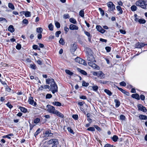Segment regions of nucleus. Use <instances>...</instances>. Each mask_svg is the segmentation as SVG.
Instances as JSON below:
<instances>
[{"label": "nucleus", "mask_w": 147, "mask_h": 147, "mask_svg": "<svg viewBox=\"0 0 147 147\" xmlns=\"http://www.w3.org/2000/svg\"><path fill=\"white\" fill-rule=\"evenodd\" d=\"M46 83L47 84H51L50 89L52 90L53 94H54L57 91L58 87L53 79L49 78L47 79L46 80Z\"/></svg>", "instance_id": "f257e3e1"}, {"label": "nucleus", "mask_w": 147, "mask_h": 147, "mask_svg": "<svg viewBox=\"0 0 147 147\" xmlns=\"http://www.w3.org/2000/svg\"><path fill=\"white\" fill-rule=\"evenodd\" d=\"M135 4L144 9H146L147 2L143 0H139L136 1Z\"/></svg>", "instance_id": "f03ea898"}, {"label": "nucleus", "mask_w": 147, "mask_h": 147, "mask_svg": "<svg viewBox=\"0 0 147 147\" xmlns=\"http://www.w3.org/2000/svg\"><path fill=\"white\" fill-rule=\"evenodd\" d=\"M87 60L88 61L92 62L95 61L94 58L92 55L91 51H90L89 52L87 53Z\"/></svg>", "instance_id": "7ed1b4c3"}, {"label": "nucleus", "mask_w": 147, "mask_h": 147, "mask_svg": "<svg viewBox=\"0 0 147 147\" xmlns=\"http://www.w3.org/2000/svg\"><path fill=\"white\" fill-rule=\"evenodd\" d=\"M77 49V44L75 43L71 44L70 47V52L74 54V53Z\"/></svg>", "instance_id": "20e7f679"}, {"label": "nucleus", "mask_w": 147, "mask_h": 147, "mask_svg": "<svg viewBox=\"0 0 147 147\" xmlns=\"http://www.w3.org/2000/svg\"><path fill=\"white\" fill-rule=\"evenodd\" d=\"M107 5L109 7V11H113L115 9V6L112 2L110 1L107 3Z\"/></svg>", "instance_id": "39448f33"}, {"label": "nucleus", "mask_w": 147, "mask_h": 147, "mask_svg": "<svg viewBox=\"0 0 147 147\" xmlns=\"http://www.w3.org/2000/svg\"><path fill=\"white\" fill-rule=\"evenodd\" d=\"M46 107L47 108V111L51 113L54 114L56 110L53 106L49 105H47Z\"/></svg>", "instance_id": "423d86ee"}, {"label": "nucleus", "mask_w": 147, "mask_h": 147, "mask_svg": "<svg viewBox=\"0 0 147 147\" xmlns=\"http://www.w3.org/2000/svg\"><path fill=\"white\" fill-rule=\"evenodd\" d=\"M137 107L138 110L144 112H146L147 111V109L145 107H144L142 105L139 104L138 105Z\"/></svg>", "instance_id": "0eeeda50"}, {"label": "nucleus", "mask_w": 147, "mask_h": 147, "mask_svg": "<svg viewBox=\"0 0 147 147\" xmlns=\"http://www.w3.org/2000/svg\"><path fill=\"white\" fill-rule=\"evenodd\" d=\"M96 29L98 32L102 34L104 33L106 31V30L102 28L100 25H97L96 26Z\"/></svg>", "instance_id": "6e6552de"}, {"label": "nucleus", "mask_w": 147, "mask_h": 147, "mask_svg": "<svg viewBox=\"0 0 147 147\" xmlns=\"http://www.w3.org/2000/svg\"><path fill=\"white\" fill-rule=\"evenodd\" d=\"M146 45H147V44L138 42L136 44L135 47L136 48H141Z\"/></svg>", "instance_id": "1a4fd4ad"}, {"label": "nucleus", "mask_w": 147, "mask_h": 147, "mask_svg": "<svg viewBox=\"0 0 147 147\" xmlns=\"http://www.w3.org/2000/svg\"><path fill=\"white\" fill-rule=\"evenodd\" d=\"M116 87L122 93L125 94V95L129 96V93L128 92L126 91V90H123V89L121 88H119L117 86H116Z\"/></svg>", "instance_id": "9d476101"}, {"label": "nucleus", "mask_w": 147, "mask_h": 147, "mask_svg": "<svg viewBox=\"0 0 147 147\" xmlns=\"http://www.w3.org/2000/svg\"><path fill=\"white\" fill-rule=\"evenodd\" d=\"M69 28L72 30H78V27L75 25L71 24L69 26Z\"/></svg>", "instance_id": "9b49d317"}, {"label": "nucleus", "mask_w": 147, "mask_h": 147, "mask_svg": "<svg viewBox=\"0 0 147 147\" xmlns=\"http://www.w3.org/2000/svg\"><path fill=\"white\" fill-rule=\"evenodd\" d=\"M84 34L88 36V39L89 42H91V38H92V35H91L90 33L88 32L85 31H84Z\"/></svg>", "instance_id": "f8f14e48"}, {"label": "nucleus", "mask_w": 147, "mask_h": 147, "mask_svg": "<svg viewBox=\"0 0 147 147\" xmlns=\"http://www.w3.org/2000/svg\"><path fill=\"white\" fill-rule=\"evenodd\" d=\"M98 77H100V79L104 78L105 77V75L102 71H98Z\"/></svg>", "instance_id": "ddd939ff"}, {"label": "nucleus", "mask_w": 147, "mask_h": 147, "mask_svg": "<svg viewBox=\"0 0 147 147\" xmlns=\"http://www.w3.org/2000/svg\"><path fill=\"white\" fill-rule=\"evenodd\" d=\"M54 114H55L57 116L61 118H63L64 117V115L62 114L57 110L55 111Z\"/></svg>", "instance_id": "4468645a"}, {"label": "nucleus", "mask_w": 147, "mask_h": 147, "mask_svg": "<svg viewBox=\"0 0 147 147\" xmlns=\"http://www.w3.org/2000/svg\"><path fill=\"white\" fill-rule=\"evenodd\" d=\"M8 30L9 31L12 33L14 31L15 29L13 28V25H11L9 26L8 28Z\"/></svg>", "instance_id": "2eb2a0df"}, {"label": "nucleus", "mask_w": 147, "mask_h": 147, "mask_svg": "<svg viewBox=\"0 0 147 147\" xmlns=\"http://www.w3.org/2000/svg\"><path fill=\"white\" fill-rule=\"evenodd\" d=\"M88 64L89 65L94 68H95L96 67L97 65L95 63H93L92 62H88Z\"/></svg>", "instance_id": "dca6fc26"}, {"label": "nucleus", "mask_w": 147, "mask_h": 147, "mask_svg": "<svg viewBox=\"0 0 147 147\" xmlns=\"http://www.w3.org/2000/svg\"><path fill=\"white\" fill-rule=\"evenodd\" d=\"M132 97L136 98L138 100H140V97L139 95L137 94H133L131 95Z\"/></svg>", "instance_id": "f3484780"}, {"label": "nucleus", "mask_w": 147, "mask_h": 147, "mask_svg": "<svg viewBox=\"0 0 147 147\" xmlns=\"http://www.w3.org/2000/svg\"><path fill=\"white\" fill-rule=\"evenodd\" d=\"M34 100L33 99V98L32 97H30L28 100V102L29 104L31 105H32L34 102Z\"/></svg>", "instance_id": "a211bd4d"}, {"label": "nucleus", "mask_w": 147, "mask_h": 147, "mask_svg": "<svg viewBox=\"0 0 147 147\" xmlns=\"http://www.w3.org/2000/svg\"><path fill=\"white\" fill-rule=\"evenodd\" d=\"M139 117L141 120H146L147 119V116L145 115H140Z\"/></svg>", "instance_id": "6ab92c4d"}, {"label": "nucleus", "mask_w": 147, "mask_h": 147, "mask_svg": "<svg viewBox=\"0 0 147 147\" xmlns=\"http://www.w3.org/2000/svg\"><path fill=\"white\" fill-rule=\"evenodd\" d=\"M114 102L115 103V107H118L120 105V103L119 101L117 99H116L114 100Z\"/></svg>", "instance_id": "aec40b11"}, {"label": "nucleus", "mask_w": 147, "mask_h": 147, "mask_svg": "<svg viewBox=\"0 0 147 147\" xmlns=\"http://www.w3.org/2000/svg\"><path fill=\"white\" fill-rule=\"evenodd\" d=\"M116 8L117 10L119 11V13L120 14H121L123 13V10L121 9V8L119 6H117L116 7Z\"/></svg>", "instance_id": "412c9836"}, {"label": "nucleus", "mask_w": 147, "mask_h": 147, "mask_svg": "<svg viewBox=\"0 0 147 147\" xmlns=\"http://www.w3.org/2000/svg\"><path fill=\"white\" fill-rule=\"evenodd\" d=\"M104 91L109 96H111L112 94V93L109 90L105 89L104 90Z\"/></svg>", "instance_id": "4be33fe9"}, {"label": "nucleus", "mask_w": 147, "mask_h": 147, "mask_svg": "<svg viewBox=\"0 0 147 147\" xmlns=\"http://www.w3.org/2000/svg\"><path fill=\"white\" fill-rule=\"evenodd\" d=\"M53 105H56L57 106H60L61 105V103L59 102L55 101L53 102L52 103Z\"/></svg>", "instance_id": "5701e85b"}, {"label": "nucleus", "mask_w": 147, "mask_h": 147, "mask_svg": "<svg viewBox=\"0 0 147 147\" xmlns=\"http://www.w3.org/2000/svg\"><path fill=\"white\" fill-rule=\"evenodd\" d=\"M19 109H20L21 111L24 113H26L27 111V109L22 107H20Z\"/></svg>", "instance_id": "b1692460"}, {"label": "nucleus", "mask_w": 147, "mask_h": 147, "mask_svg": "<svg viewBox=\"0 0 147 147\" xmlns=\"http://www.w3.org/2000/svg\"><path fill=\"white\" fill-rule=\"evenodd\" d=\"M131 9L132 11H135L137 9V7L136 6L134 5H132L131 7Z\"/></svg>", "instance_id": "393cba45"}, {"label": "nucleus", "mask_w": 147, "mask_h": 147, "mask_svg": "<svg viewBox=\"0 0 147 147\" xmlns=\"http://www.w3.org/2000/svg\"><path fill=\"white\" fill-rule=\"evenodd\" d=\"M69 21L71 23L76 24L77 23V22L75 19L73 18H70L69 20Z\"/></svg>", "instance_id": "a878e982"}, {"label": "nucleus", "mask_w": 147, "mask_h": 147, "mask_svg": "<svg viewBox=\"0 0 147 147\" xmlns=\"http://www.w3.org/2000/svg\"><path fill=\"white\" fill-rule=\"evenodd\" d=\"M8 7L12 10L15 9V7L14 5L11 3H9L8 4Z\"/></svg>", "instance_id": "bb28decb"}, {"label": "nucleus", "mask_w": 147, "mask_h": 147, "mask_svg": "<svg viewBox=\"0 0 147 147\" xmlns=\"http://www.w3.org/2000/svg\"><path fill=\"white\" fill-rule=\"evenodd\" d=\"M81 60H80V62L79 63L83 64L85 65H87L86 63L85 60H84L81 58Z\"/></svg>", "instance_id": "cd10ccee"}, {"label": "nucleus", "mask_w": 147, "mask_h": 147, "mask_svg": "<svg viewBox=\"0 0 147 147\" xmlns=\"http://www.w3.org/2000/svg\"><path fill=\"white\" fill-rule=\"evenodd\" d=\"M113 141L115 142H117L118 139V137L116 135H114L112 138Z\"/></svg>", "instance_id": "c85d7f7f"}, {"label": "nucleus", "mask_w": 147, "mask_h": 147, "mask_svg": "<svg viewBox=\"0 0 147 147\" xmlns=\"http://www.w3.org/2000/svg\"><path fill=\"white\" fill-rule=\"evenodd\" d=\"M140 24H144L146 22V21L145 20L140 19H139L138 22Z\"/></svg>", "instance_id": "c756f323"}, {"label": "nucleus", "mask_w": 147, "mask_h": 147, "mask_svg": "<svg viewBox=\"0 0 147 147\" xmlns=\"http://www.w3.org/2000/svg\"><path fill=\"white\" fill-rule=\"evenodd\" d=\"M30 67L34 69H37V67L35 64H31L30 65Z\"/></svg>", "instance_id": "7c9ffc66"}, {"label": "nucleus", "mask_w": 147, "mask_h": 147, "mask_svg": "<svg viewBox=\"0 0 147 147\" xmlns=\"http://www.w3.org/2000/svg\"><path fill=\"white\" fill-rule=\"evenodd\" d=\"M65 71L66 74L70 76H71L74 74L73 72L71 71L70 70L68 69H66L65 70Z\"/></svg>", "instance_id": "2f4dec72"}, {"label": "nucleus", "mask_w": 147, "mask_h": 147, "mask_svg": "<svg viewBox=\"0 0 147 147\" xmlns=\"http://www.w3.org/2000/svg\"><path fill=\"white\" fill-rule=\"evenodd\" d=\"M25 16L26 17H30L31 16L30 12V11H27L25 12Z\"/></svg>", "instance_id": "473e14b6"}, {"label": "nucleus", "mask_w": 147, "mask_h": 147, "mask_svg": "<svg viewBox=\"0 0 147 147\" xmlns=\"http://www.w3.org/2000/svg\"><path fill=\"white\" fill-rule=\"evenodd\" d=\"M41 132L40 131V128H38L36 131L35 133L34 134V136L35 137H36L37 135Z\"/></svg>", "instance_id": "72a5a7b5"}, {"label": "nucleus", "mask_w": 147, "mask_h": 147, "mask_svg": "<svg viewBox=\"0 0 147 147\" xmlns=\"http://www.w3.org/2000/svg\"><path fill=\"white\" fill-rule=\"evenodd\" d=\"M79 70L78 71L81 73L82 74L84 75H86L87 74V73L84 70L79 69Z\"/></svg>", "instance_id": "f704fd0d"}, {"label": "nucleus", "mask_w": 147, "mask_h": 147, "mask_svg": "<svg viewBox=\"0 0 147 147\" xmlns=\"http://www.w3.org/2000/svg\"><path fill=\"white\" fill-rule=\"evenodd\" d=\"M89 85V84L88 83L86 82L85 81H83L82 82V86H87Z\"/></svg>", "instance_id": "c9c22d12"}, {"label": "nucleus", "mask_w": 147, "mask_h": 147, "mask_svg": "<svg viewBox=\"0 0 147 147\" xmlns=\"http://www.w3.org/2000/svg\"><path fill=\"white\" fill-rule=\"evenodd\" d=\"M67 129L68 131L71 133L72 134H74V132L73 131V130L70 127H68Z\"/></svg>", "instance_id": "e433bc0d"}, {"label": "nucleus", "mask_w": 147, "mask_h": 147, "mask_svg": "<svg viewBox=\"0 0 147 147\" xmlns=\"http://www.w3.org/2000/svg\"><path fill=\"white\" fill-rule=\"evenodd\" d=\"M87 130L92 131H94L95 130L94 127H89L87 129Z\"/></svg>", "instance_id": "4c0bfd02"}, {"label": "nucleus", "mask_w": 147, "mask_h": 147, "mask_svg": "<svg viewBox=\"0 0 147 147\" xmlns=\"http://www.w3.org/2000/svg\"><path fill=\"white\" fill-rule=\"evenodd\" d=\"M42 29L41 28H36V32L38 33H41L42 32Z\"/></svg>", "instance_id": "58836bf2"}, {"label": "nucleus", "mask_w": 147, "mask_h": 147, "mask_svg": "<svg viewBox=\"0 0 147 147\" xmlns=\"http://www.w3.org/2000/svg\"><path fill=\"white\" fill-rule=\"evenodd\" d=\"M79 15L80 16L83 17L84 16V13L83 10H81L79 12Z\"/></svg>", "instance_id": "ea45409f"}, {"label": "nucleus", "mask_w": 147, "mask_h": 147, "mask_svg": "<svg viewBox=\"0 0 147 147\" xmlns=\"http://www.w3.org/2000/svg\"><path fill=\"white\" fill-rule=\"evenodd\" d=\"M49 29L51 31L53 30V26L51 23L48 26Z\"/></svg>", "instance_id": "a19ab883"}, {"label": "nucleus", "mask_w": 147, "mask_h": 147, "mask_svg": "<svg viewBox=\"0 0 147 147\" xmlns=\"http://www.w3.org/2000/svg\"><path fill=\"white\" fill-rule=\"evenodd\" d=\"M59 43L62 45H63L65 44V42L63 39L62 38H61L59 41Z\"/></svg>", "instance_id": "79ce46f5"}, {"label": "nucleus", "mask_w": 147, "mask_h": 147, "mask_svg": "<svg viewBox=\"0 0 147 147\" xmlns=\"http://www.w3.org/2000/svg\"><path fill=\"white\" fill-rule=\"evenodd\" d=\"M61 32L60 31H57L55 33V36L56 37H58L59 36V35L61 33Z\"/></svg>", "instance_id": "37998d69"}, {"label": "nucleus", "mask_w": 147, "mask_h": 147, "mask_svg": "<svg viewBox=\"0 0 147 147\" xmlns=\"http://www.w3.org/2000/svg\"><path fill=\"white\" fill-rule=\"evenodd\" d=\"M5 88L6 91L8 92H9L11 90V88H9L7 85L6 86H5Z\"/></svg>", "instance_id": "c03bdc74"}, {"label": "nucleus", "mask_w": 147, "mask_h": 147, "mask_svg": "<svg viewBox=\"0 0 147 147\" xmlns=\"http://www.w3.org/2000/svg\"><path fill=\"white\" fill-rule=\"evenodd\" d=\"M6 105L10 109H11L13 107V106L9 102H8L6 104Z\"/></svg>", "instance_id": "a18cd8bd"}, {"label": "nucleus", "mask_w": 147, "mask_h": 147, "mask_svg": "<svg viewBox=\"0 0 147 147\" xmlns=\"http://www.w3.org/2000/svg\"><path fill=\"white\" fill-rule=\"evenodd\" d=\"M92 88L93 89V90L95 91H96L97 90L98 87L97 86H92Z\"/></svg>", "instance_id": "49530a36"}, {"label": "nucleus", "mask_w": 147, "mask_h": 147, "mask_svg": "<svg viewBox=\"0 0 147 147\" xmlns=\"http://www.w3.org/2000/svg\"><path fill=\"white\" fill-rule=\"evenodd\" d=\"M72 117L75 120H77L78 119V115H73L72 116Z\"/></svg>", "instance_id": "de8ad7c7"}, {"label": "nucleus", "mask_w": 147, "mask_h": 147, "mask_svg": "<svg viewBox=\"0 0 147 147\" xmlns=\"http://www.w3.org/2000/svg\"><path fill=\"white\" fill-rule=\"evenodd\" d=\"M40 121V119L38 118H36L34 120V123H38Z\"/></svg>", "instance_id": "09e8293b"}, {"label": "nucleus", "mask_w": 147, "mask_h": 147, "mask_svg": "<svg viewBox=\"0 0 147 147\" xmlns=\"http://www.w3.org/2000/svg\"><path fill=\"white\" fill-rule=\"evenodd\" d=\"M52 97V95L50 94H47L46 96V98L47 99H49L51 98Z\"/></svg>", "instance_id": "8fccbe9b"}, {"label": "nucleus", "mask_w": 147, "mask_h": 147, "mask_svg": "<svg viewBox=\"0 0 147 147\" xmlns=\"http://www.w3.org/2000/svg\"><path fill=\"white\" fill-rule=\"evenodd\" d=\"M105 49L107 52H109L111 51V48L109 47H106L105 48Z\"/></svg>", "instance_id": "3c124183"}, {"label": "nucleus", "mask_w": 147, "mask_h": 147, "mask_svg": "<svg viewBox=\"0 0 147 147\" xmlns=\"http://www.w3.org/2000/svg\"><path fill=\"white\" fill-rule=\"evenodd\" d=\"M55 140H56V139H51L49 141L48 143L49 144H52L53 143Z\"/></svg>", "instance_id": "603ef678"}, {"label": "nucleus", "mask_w": 147, "mask_h": 147, "mask_svg": "<svg viewBox=\"0 0 147 147\" xmlns=\"http://www.w3.org/2000/svg\"><path fill=\"white\" fill-rule=\"evenodd\" d=\"M94 128H95L98 131H101V128L98 127L97 125H94Z\"/></svg>", "instance_id": "864d4df0"}, {"label": "nucleus", "mask_w": 147, "mask_h": 147, "mask_svg": "<svg viewBox=\"0 0 147 147\" xmlns=\"http://www.w3.org/2000/svg\"><path fill=\"white\" fill-rule=\"evenodd\" d=\"M55 24L56 27L57 28H60V24L59 22H57L55 23Z\"/></svg>", "instance_id": "5fc2aeb1"}, {"label": "nucleus", "mask_w": 147, "mask_h": 147, "mask_svg": "<svg viewBox=\"0 0 147 147\" xmlns=\"http://www.w3.org/2000/svg\"><path fill=\"white\" fill-rule=\"evenodd\" d=\"M59 142L58 140L57 139H56V140H55L53 143V145H55L57 146Z\"/></svg>", "instance_id": "6e6d98bb"}, {"label": "nucleus", "mask_w": 147, "mask_h": 147, "mask_svg": "<svg viewBox=\"0 0 147 147\" xmlns=\"http://www.w3.org/2000/svg\"><path fill=\"white\" fill-rule=\"evenodd\" d=\"M138 16L137 14H136L134 15L135 19L134 20L136 22H138L139 18H137Z\"/></svg>", "instance_id": "4d7b16f0"}, {"label": "nucleus", "mask_w": 147, "mask_h": 147, "mask_svg": "<svg viewBox=\"0 0 147 147\" xmlns=\"http://www.w3.org/2000/svg\"><path fill=\"white\" fill-rule=\"evenodd\" d=\"M119 84L121 86H126V83L124 81H122L120 82Z\"/></svg>", "instance_id": "13d9d810"}, {"label": "nucleus", "mask_w": 147, "mask_h": 147, "mask_svg": "<svg viewBox=\"0 0 147 147\" xmlns=\"http://www.w3.org/2000/svg\"><path fill=\"white\" fill-rule=\"evenodd\" d=\"M41 87L44 89L49 88H50V86L49 85H45L44 86H41Z\"/></svg>", "instance_id": "bf43d9fd"}, {"label": "nucleus", "mask_w": 147, "mask_h": 147, "mask_svg": "<svg viewBox=\"0 0 147 147\" xmlns=\"http://www.w3.org/2000/svg\"><path fill=\"white\" fill-rule=\"evenodd\" d=\"M21 48V45L20 44H18L16 46V48L18 50H20Z\"/></svg>", "instance_id": "052dcab7"}, {"label": "nucleus", "mask_w": 147, "mask_h": 147, "mask_svg": "<svg viewBox=\"0 0 147 147\" xmlns=\"http://www.w3.org/2000/svg\"><path fill=\"white\" fill-rule=\"evenodd\" d=\"M80 60H81V58L79 57H77L75 59V61L78 63H79Z\"/></svg>", "instance_id": "680f3d73"}, {"label": "nucleus", "mask_w": 147, "mask_h": 147, "mask_svg": "<svg viewBox=\"0 0 147 147\" xmlns=\"http://www.w3.org/2000/svg\"><path fill=\"white\" fill-rule=\"evenodd\" d=\"M0 82L5 87V86H6L7 85L6 83L4 81H2L1 79H0Z\"/></svg>", "instance_id": "e2e57ef3"}, {"label": "nucleus", "mask_w": 147, "mask_h": 147, "mask_svg": "<svg viewBox=\"0 0 147 147\" xmlns=\"http://www.w3.org/2000/svg\"><path fill=\"white\" fill-rule=\"evenodd\" d=\"M125 116L123 115H121L120 116V119L122 120H125Z\"/></svg>", "instance_id": "0e129e2a"}, {"label": "nucleus", "mask_w": 147, "mask_h": 147, "mask_svg": "<svg viewBox=\"0 0 147 147\" xmlns=\"http://www.w3.org/2000/svg\"><path fill=\"white\" fill-rule=\"evenodd\" d=\"M113 145H111L110 144H105L104 147H113Z\"/></svg>", "instance_id": "69168bd1"}, {"label": "nucleus", "mask_w": 147, "mask_h": 147, "mask_svg": "<svg viewBox=\"0 0 147 147\" xmlns=\"http://www.w3.org/2000/svg\"><path fill=\"white\" fill-rule=\"evenodd\" d=\"M141 100H145V96L144 95L141 94L140 97Z\"/></svg>", "instance_id": "338daca9"}, {"label": "nucleus", "mask_w": 147, "mask_h": 147, "mask_svg": "<svg viewBox=\"0 0 147 147\" xmlns=\"http://www.w3.org/2000/svg\"><path fill=\"white\" fill-rule=\"evenodd\" d=\"M63 18L65 19L68 18H69V16L68 14H64L63 15Z\"/></svg>", "instance_id": "774afa93"}]
</instances>
